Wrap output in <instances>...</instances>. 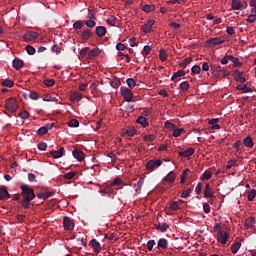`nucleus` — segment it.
Masks as SVG:
<instances>
[{
    "instance_id": "nucleus-1",
    "label": "nucleus",
    "mask_w": 256,
    "mask_h": 256,
    "mask_svg": "<svg viewBox=\"0 0 256 256\" xmlns=\"http://www.w3.org/2000/svg\"><path fill=\"white\" fill-rule=\"evenodd\" d=\"M20 189L23 197V199L20 201L21 207L24 209H29V207H31V201L35 199V191L28 184L21 185Z\"/></svg>"
},
{
    "instance_id": "nucleus-2",
    "label": "nucleus",
    "mask_w": 256,
    "mask_h": 256,
    "mask_svg": "<svg viewBox=\"0 0 256 256\" xmlns=\"http://www.w3.org/2000/svg\"><path fill=\"white\" fill-rule=\"evenodd\" d=\"M5 107L7 111H10L11 113H17V109H19V104L17 103V99L15 98L6 99Z\"/></svg>"
},
{
    "instance_id": "nucleus-3",
    "label": "nucleus",
    "mask_w": 256,
    "mask_h": 256,
    "mask_svg": "<svg viewBox=\"0 0 256 256\" xmlns=\"http://www.w3.org/2000/svg\"><path fill=\"white\" fill-rule=\"evenodd\" d=\"M120 95L127 101V103H131L133 101V91L127 87L120 88Z\"/></svg>"
},
{
    "instance_id": "nucleus-4",
    "label": "nucleus",
    "mask_w": 256,
    "mask_h": 256,
    "mask_svg": "<svg viewBox=\"0 0 256 256\" xmlns=\"http://www.w3.org/2000/svg\"><path fill=\"white\" fill-rule=\"evenodd\" d=\"M161 167V159L150 160L146 163L147 171H155V169H159Z\"/></svg>"
},
{
    "instance_id": "nucleus-5",
    "label": "nucleus",
    "mask_w": 256,
    "mask_h": 256,
    "mask_svg": "<svg viewBox=\"0 0 256 256\" xmlns=\"http://www.w3.org/2000/svg\"><path fill=\"white\" fill-rule=\"evenodd\" d=\"M212 75L213 77H221V75H223V77H227L229 72H227L224 67L216 66L212 72Z\"/></svg>"
},
{
    "instance_id": "nucleus-6",
    "label": "nucleus",
    "mask_w": 256,
    "mask_h": 256,
    "mask_svg": "<svg viewBox=\"0 0 256 256\" xmlns=\"http://www.w3.org/2000/svg\"><path fill=\"white\" fill-rule=\"evenodd\" d=\"M37 37H39V33L35 32V31H27L23 35V39H24V41H26V43H29L30 41H35V39H37Z\"/></svg>"
},
{
    "instance_id": "nucleus-7",
    "label": "nucleus",
    "mask_w": 256,
    "mask_h": 256,
    "mask_svg": "<svg viewBox=\"0 0 256 256\" xmlns=\"http://www.w3.org/2000/svg\"><path fill=\"white\" fill-rule=\"evenodd\" d=\"M63 225L64 228L67 229V231H73V229H75V224L73 223V220H71V218H69L68 216H65L63 218Z\"/></svg>"
},
{
    "instance_id": "nucleus-8",
    "label": "nucleus",
    "mask_w": 256,
    "mask_h": 256,
    "mask_svg": "<svg viewBox=\"0 0 256 256\" xmlns=\"http://www.w3.org/2000/svg\"><path fill=\"white\" fill-rule=\"evenodd\" d=\"M50 155L53 159H61V157L65 155V148L61 147L59 150H53L50 152Z\"/></svg>"
},
{
    "instance_id": "nucleus-9",
    "label": "nucleus",
    "mask_w": 256,
    "mask_h": 256,
    "mask_svg": "<svg viewBox=\"0 0 256 256\" xmlns=\"http://www.w3.org/2000/svg\"><path fill=\"white\" fill-rule=\"evenodd\" d=\"M216 239L219 243L225 245L227 243V239H229V234L227 232H219V234L216 235Z\"/></svg>"
},
{
    "instance_id": "nucleus-10",
    "label": "nucleus",
    "mask_w": 256,
    "mask_h": 256,
    "mask_svg": "<svg viewBox=\"0 0 256 256\" xmlns=\"http://www.w3.org/2000/svg\"><path fill=\"white\" fill-rule=\"evenodd\" d=\"M204 197H206V199H213V197H215V192L209 184H206L205 186Z\"/></svg>"
},
{
    "instance_id": "nucleus-11",
    "label": "nucleus",
    "mask_w": 256,
    "mask_h": 256,
    "mask_svg": "<svg viewBox=\"0 0 256 256\" xmlns=\"http://www.w3.org/2000/svg\"><path fill=\"white\" fill-rule=\"evenodd\" d=\"M72 155H73L74 159H77V161H83L85 159L84 152L79 149L73 150Z\"/></svg>"
},
{
    "instance_id": "nucleus-12",
    "label": "nucleus",
    "mask_w": 256,
    "mask_h": 256,
    "mask_svg": "<svg viewBox=\"0 0 256 256\" xmlns=\"http://www.w3.org/2000/svg\"><path fill=\"white\" fill-rule=\"evenodd\" d=\"M10 195L5 186H0V201H7Z\"/></svg>"
},
{
    "instance_id": "nucleus-13",
    "label": "nucleus",
    "mask_w": 256,
    "mask_h": 256,
    "mask_svg": "<svg viewBox=\"0 0 256 256\" xmlns=\"http://www.w3.org/2000/svg\"><path fill=\"white\" fill-rule=\"evenodd\" d=\"M231 7H232L233 11H239L241 9H245V7H247V3H245L244 6H243L241 4V1L236 0V1L232 2Z\"/></svg>"
},
{
    "instance_id": "nucleus-14",
    "label": "nucleus",
    "mask_w": 256,
    "mask_h": 256,
    "mask_svg": "<svg viewBox=\"0 0 256 256\" xmlns=\"http://www.w3.org/2000/svg\"><path fill=\"white\" fill-rule=\"evenodd\" d=\"M90 245L92 246L94 253H101V243H99L97 240L92 239L90 241Z\"/></svg>"
},
{
    "instance_id": "nucleus-15",
    "label": "nucleus",
    "mask_w": 256,
    "mask_h": 256,
    "mask_svg": "<svg viewBox=\"0 0 256 256\" xmlns=\"http://www.w3.org/2000/svg\"><path fill=\"white\" fill-rule=\"evenodd\" d=\"M95 33L97 37H105V35H107V28H105V26H97Z\"/></svg>"
},
{
    "instance_id": "nucleus-16",
    "label": "nucleus",
    "mask_w": 256,
    "mask_h": 256,
    "mask_svg": "<svg viewBox=\"0 0 256 256\" xmlns=\"http://www.w3.org/2000/svg\"><path fill=\"white\" fill-rule=\"evenodd\" d=\"M91 37H93V31L86 29L81 33V39L83 41H89V39H91Z\"/></svg>"
},
{
    "instance_id": "nucleus-17",
    "label": "nucleus",
    "mask_w": 256,
    "mask_h": 256,
    "mask_svg": "<svg viewBox=\"0 0 256 256\" xmlns=\"http://www.w3.org/2000/svg\"><path fill=\"white\" fill-rule=\"evenodd\" d=\"M23 65H25V62H23V60L19 59V58H15L12 61V67H14V69H17L19 71V69L23 68Z\"/></svg>"
},
{
    "instance_id": "nucleus-18",
    "label": "nucleus",
    "mask_w": 256,
    "mask_h": 256,
    "mask_svg": "<svg viewBox=\"0 0 256 256\" xmlns=\"http://www.w3.org/2000/svg\"><path fill=\"white\" fill-rule=\"evenodd\" d=\"M155 21L153 20H148L146 24L142 25V30L144 33H149L151 29H153Z\"/></svg>"
},
{
    "instance_id": "nucleus-19",
    "label": "nucleus",
    "mask_w": 256,
    "mask_h": 256,
    "mask_svg": "<svg viewBox=\"0 0 256 256\" xmlns=\"http://www.w3.org/2000/svg\"><path fill=\"white\" fill-rule=\"evenodd\" d=\"M243 145H245L248 149H253L255 143L253 142V138L251 136H247L243 139Z\"/></svg>"
},
{
    "instance_id": "nucleus-20",
    "label": "nucleus",
    "mask_w": 256,
    "mask_h": 256,
    "mask_svg": "<svg viewBox=\"0 0 256 256\" xmlns=\"http://www.w3.org/2000/svg\"><path fill=\"white\" fill-rule=\"evenodd\" d=\"M235 80L238 83H245V81H247V79L245 78V73H243V72H236L235 73Z\"/></svg>"
},
{
    "instance_id": "nucleus-21",
    "label": "nucleus",
    "mask_w": 256,
    "mask_h": 256,
    "mask_svg": "<svg viewBox=\"0 0 256 256\" xmlns=\"http://www.w3.org/2000/svg\"><path fill=\"white\" fill-rule=\"evenodd\" d=\"M176 177H177V175L175 174V172L170 171V172L166 175L164 181H166L167 183H173V182L175 181Z\"/></svg>"
},
{
    "instance_id": "nucleus-22",
    "label": "nucleus",
    "mask_w": 256,
    "mask_h": 256,
    "mask_svg": "<svg viewBox=\"0 0 256 256\" xmlns=\"http://www.w3.org/2000/svg\"><path fill=\"white\" fill-rule=\"evenodd\" d=\"M195 153V149L188 148L186 151L179 152L180 157H191Z\"/></svg>"
},
{
    "instance_id": "nucleus-23",
    "label": "nucleus",
    "mask_w": 256,
    "mask_h": 256,
    "mask_svg": "<svg viewBox=\"0 0 256 256\" xmlns=\"http://www.w3.org/2000/svg\"><path fill=\"white\" fill-rule=\"evenodd\" d=\"M208 45H221L224 40L221 38H211L207 41Z\"/></svg>"
},
{
    "instance_id": "nucleus-24",
    "label": "nucleus",
    "mask_w": 256,
    "mask_h": 256,
    "mask_svg": "<svg viewBox=\"0 0 256 256\" xmlns=\"http://www.w3.org/2000/svg\"><path fill=\"white\" fill-rule=\"evenodd\" d=\"M136 123H138L139 125H142V127L149 126V122H147V118H145L144 116H139L136 120Z\"/></svg>"
},
{
    "instance_id": "nucleus-25",
    "label": "nucleus",
    "mask_w": 256,
    "mask_h": 256,
    "mask_svg": "<svg viewBox=\"0 0 256 256\" xmlns=\"http://www.w3.org/2000/svg\"><path fill=\"white\" fill-rule=\"evenodd\" d=\"M209 125H212L213 130L221 129V126H219V118H214L208 121Z\"/></svg>"
},
{
    "instance_id": "nucleus-26",
    "label": "nucleus",
    "mask_w": 256,
    "mask_h": 256,
    "mask_svg": "<svg viewBox=\"0 0 256 256\" xmlns=\"http://www.w3.org/2000/svg\"><path fill=\"white\" fill-rule=\"evenodd\" d=\"M255 225V218L249 217L245 220L244 226L246 229H251V226Z\"/></svg>"
},
{
    "instance_id": "nucleus-27",
    "label": "nucleus",
    "mask_w": 256,
    "mask_h": 256,
    "mask_svg": "<svg viewBox=\"0 0 256 256\" xmlns=\"http://www.w3.org/2000/svg\"><path fill=\"white\" fill-rule=\"evenodd\" d=\"M100 192L106 195H111V193H113V186L111 184L107 185L106 187L102 188Z\"/></svg>"
},
{
    "instance_id": "nucleus-28",
    "label": "nucleus",
    "mask_w": 256,
    "mask_h": 256,
    "mask_svg": "<svg viewBox=\"0 0 256 256\" xmlns=\"http://www.w3.org/2000/svg\"><path fill=\"white\" fill-rule=\"evenodd\" d=\"M156 7L155 5H149L146 4L142 7V11H144V13H151V11H155Z\"/></svg>"
},
{
    "instance_id": "nucleus-29",
    "label": "nucleus",
    "mask_w": 256,
    "mask_h": 256,
    "mask_svg": "<svg viewBox=\"0 0 256 256\" xmlns=\"http://www.w3.org/2000/svg\"><path fill=\"white\" fill-rule=\"evenodd\" d=\"M164 127H165V129H169V131H175V129H177V126L174 123H172L171 121H166L164 123Z\"/></svg>"
},
{
    "instance_id": "nucleus-30",
    "label": "nucleus",
    "mask_w": 256,
    "mask_h": 256,
    "mask_svg": "<svg viewBox=\"0 0 256 256\" xmlns=\"http://www.w3.org/2000/svg\"><path fill=\"white\" fill-rule=\"evenodd\" d=\"M241 249V242H237L231 246V251L235 255L239 253V250Z\"/></svg>"
},
{
    "instance_id": "nucleus-31",
    "label": "nucleus",
    "mask_w": 256,
    "mask_h": 256,
    "mask_svg": "<svg viewBox=\"0 0 256 256\" xmlns=\"http://www.w3.org/2000/svg\"><path fill=\"white\" fill-rule=\"evenodd\" d=\"M38 199H49V197H53V192H44L37 194Z\"/></svg>"
},
{
    "instance_id": "nucleus-32",
    "label": "nucleus",
    "mask_w": 256,
    "mask_h": 256,
    "mask_svg": "<svg viewBox=\"0 0 256 256\" xmlns=\"http://www.w3.org/2000/svg\"><path fill=\"white\" fill-rule=\"evenodd\" d=\"M81 99H83V95H81V93L79 92H74L72 95H71V101H81Z\"/></svg>"
},
{
    "instance_id": "nucleus-33",
    "label": "nucleus",
    "mask_w": 256,
    "mask_h": 256,
    "mask_svg": "<svg viewBox=\"0 0 256 256\" xmlns=\"http://www.w3.org/2000/svg\"><path fill=\"white\" fill-rule=\"evenodd\" d=\"M236 89L238 91H243V93H249V91H251V89H249L246 84H240L236 87Z\"/></svg>"
},
{
    "instance_id": "nucleus-34",
    "label": "nucleus",
    "mask_w": 256,
    "mask_h": 256,
    "mask_svg": "<svg viewBox=\"0 0 256 256\" xmlns=\"http://www.w3.org/2000/svg\"><path fill=\"white\" fill-rule=\"evenodd\" d=\"M183 75H185V71L183 70H178L177 72H175L172 77L171 80L175 81V79L179 78V77H183Z\"/></svg>"
},
{
    "instance_id": "nucleus-35",
    "label": "nucleus",
    "mask_w": 256,
    "mask_h": 256,
    "mask_svg": "<svg viewBox=\"0 0 256 256\" xmlns=\"http://www.w3.org/2000/svg\"><path fill=\"white\" fill-rule=\"evenodd\" d=\"M1 85L3 87H13L15 83L13 82V80L5 79V80H2Z\"/></svg>"
},
{
    "instance_id": "nucleus-36",
    "label": "nucleus",
    "mask_w": 256,
    "mask_h": 256,
    "mask_svg": "<svg viewBox=\"0 0 256 256\" xmlns=\"http://www.w3.org/2000/svg\"><path fill=\"white\" fill-rule=\"evenodd\" d=\"M229 59H230V61H232V63H234L235 67H241L242 63L239 62V58L230 55Z\"/></svg>"
},
{
    "instance_id": "nucleus-37",
    "label": "nucleus",
    "mask_w": 256,
    "mask_h": 256,
    "mask_svg": "<svg viewBox=\"0 0 256 256\" xmlns=\"http://www.w3.org/2000/svg\"><path fill=\"white\" fill-rule=\"evenodd\" d=\"M89 57H98V55H101V50L99 48H95L89 52Z\"/></svg>"
},
{
    "instance_id": "nucleus-38",
    "label": "nucleus",
    "mask_w": 256,
    "mask_h": 256,
    "mask_svg": "<svg viewBox=\"0 0 256 256\" xmlns=\"http://www.w3.org/2000/svg\"><path fill=\"white\" fill-rule=\"evenodd\" d=\"M213 173L209 170H206L204 173H203V176H202V181H209V179L212 177Z\"/></svg>"
},
{
    "instance_id": "nucleus-39",
    "label": "nucleus",
    "mask_w": 256,
    "mask_h": 256,
    "mask_svg": "<svg viewBox=\"0 0 256 256\" xmlns=\"http://www.w3.org/2000/svg\"><path fill=\"white\" fill-rule=\"evenodd\" d=\"M126 83L130 89H133L137 85V83L135 82V79L133 78H128L126 80Z\"/></svg>"
},
{
    "instance_id": "nucleus-40",
    "label": "nucleus",
    "mask_w": 256,
    "mask_h": 256,
    "mask_svg": "<svg viewBox=\"0 0 256 256\" xmlns=\"http://www.w3.org/2000/svg\"><path fill=\"white\" fill-rule=\"evenodd\" d=\"M255 197H256V191H255V189H251L248 192V196H247L248 201H253V199H255Z\"/></svg>"
},
{
    "instance_id": "nucleus-41",
    "label": "nucleus",
    "mask_w": 256,
    "mask_h": 256,
    "mask_svg": "<svg viewBox=\"0 0 256 256\" xmlns=\"http://www.w3.org/2000/svg\"><path fill=\"white\" fill-rule=\"evenodd\" d=\"M43 101L57 103V101H59V99L49 96V95H46L43 97Z\"/></svg>"
},
{
    "instance_id": "nucleus-42",
    "label": "nucleus",
    "mask_w": 256,
    "mask_h": 256,
    "mask_svg": "<svg viewBox=\"0 0 256 256\" xmlns=\"http://www.w3.org/2000/svg\"><path fill=\"white\" fill-rule=\"evenodd\" d=\"M68 127H79V120L77 119H71L68 123H67Z\"/></svg>"
},
{
    "instance_id": "nucleus-43",
    "label": "nucleus",
    "mask_w": 256,
    "mask_h": 256,
    "mask_svg": "<svg viewBox=\"0 0 256 256\" xmlns=\"http://www.w3.org/2000/svg\"><path fill=\"white\" fill-rule=\"evenodd\" d=\"M26 51H27L28 55H35V53L37 52L35 47H33L31 45L26 46Z\"/></svg>"
},
{
    "instance_id": "nucleus-44",
    "label": "nucleus",
    "mask_w": 256,
    "mask_h": 256,
    "mask_svg": "<svg viewBox=\"0 0 256 256\" xmlns=\"http://www.w3.org/2000/svg\"><path fill=\"white\" fill-rule=\"evenodd\" d=\"M121 184H123V180H121V178H119V177H116L112 182H111V186L112 187H115V185H117V186H119V185H121Z\"/></svg>"
},
{
    "instance_id": "nucleus-45",
    "label": "nucleus",
    "mask_w": 256,
    "mask_h": 256,
    "mask_svg": "<svg viewBox=\"0 0 256 256\" xmlns=\"http://www.w3.org/2000/svg\"><path fill=\"white\" fill-rule=\"evenodd\" d=\"M173 133V137H179L181 135V133H183L184 129L183 128H175L174 130H172Z\"/></svg>"
},
{
    "instance_id": "nucleus-46",
    "label": "nucleus",
    "mask_w": 256,
    "mask_h": 256,
    "mask_svg": "<svg viewBox=\"0 0 256 256\" xmlns=\"http://www.w3.org/2000/svg\"><path fill=\"white\" fill-rule=\"evenodd\" d=\"M136 134L137 130L135 128H129L128 130H126V135H128V137H133Z\"/></svg>"
},
{
    "instance_id": "nucleus-47",
    "label": "nucleus",
    "mask_w": 256,
    "mask_h": 256,
    "mask_svg": "<svg viewBox=\"0 0 256 256\" xmlns=\"http://www.w3.org/2000/svg\"><path fill=\"white\" fill-rule=\"evenodd\" d=\"M213 233H217V235H219V233H223V231H221V223H216L213 227Z\"/></svg>"
},
{
    "instance_id": "nucleus-48",
    "label": "nucleus",
    "mask_w": 256,
    "mask_h": 256,
    "mask_svg": "<svg viewBox=\"0 0 256 256\" xmlns=\"http://www.w3.org/2000/svg\"><path fill=\"white\" fill-rule=\"evenodd\" d=\"M191 71L194 75H199V73H201V67H199V65H194L191 68Z\"/></svg>"
},
{
    "instance_id": "nucleus-49",
    "label": "nucleus",
    "mask_w": 256,
    "mask_h": 256,
    "mask_svg": "<svg viewBox=\"0 0 256 256\" xmlns=\"http://www.w3.org/2000/svg\"><path fill=\"white\" fill-rule=\"evenodd\" d=\"M43 83L46 87H53V85H55V81L53 79H45Z\"/></svg>"
},
{
    "instance_id": "nucleus-50",
    "label": "nucleus",
    "mask_w": 256,
    "mask_h": 256,
    "mask_svg": "<svg viewBox=\"0 0 256 256\" xmlns=\"http://www.w3.org/2000/svg\"><path fill=\"white\" fill-rule=\"evenodd\" d=\"M73 28L74 29H83V21L78 20L73 23Z\"/></svg>"
},
{
    "instance_id": "nucleus-51",
    "label": "nucleus",
    "mask_w": 256,
    "mask_h": 256,
    "mask_svg": "<svg viewBox=\"0 0 256 256\" xmlns=\"http://www.w3.org/2000/svg\"><path fill=\"white\" fill-rule=\"evenodd\" d=\"M19 117L20 119H29V113L27 110H22L20 111Z\"/></svg>"
},
{
    "instance_id": "nucleus-52",
    "label": "nucleus",
    "mask_w": 256,
    "mask_h": 256,
    "mask_svg": "<svg viewBox=\"0 0 256 256\" xmlns=\"http://www.w3.org/2000/svg\"><path fill=\"white\" fill-rule=\"evenodd\" d=\"M191 61H193L192 58H185L181 63H180V67H186L189 65V63H191Z\"/></svg>"
},
{
    "instance_id": "nucleus-53",
    "label": "nucleus",
    "mask_w": 256,
    "mask_h": 256,
    "mask_svg": "<svg viewBox=\"0 0 256 256\" xmlns=\"http://www.w3.org/2000/svg\"><path fill=\"white\" fill-rule=\"evenodd\" d=\"M30 99H32L33 101H37V99H39V93L32 91L29 94Z\"/></svg>"
},
{
    "instance_id": "nucleus-54",
    "label": "nucleus",
    "mask_w": 256,
    "mask_h": 256,
    "mask_svg": "<svg viewBox=\"0 0 256 256\" xmlns=\"http://www.w3.org/2000/svg\"><path fill=\"white\" fill-rule=\"evenodd\" d=\"M86 27L93 28L97 25V22L95 20H87L85 22Z\"/></svg>"
},
{
    "instance_id": "nucleus-55",
    "label": "nucleus",
    "mask_w": 256,
    "mask_h": 256,
    "mask_svg": "<svg viewBox=\"0 0 256 256\" xmlns=\"http://www.w3.org/2000/svg\"><path fill=\"white\" fill-rule=\"evenodd\" d=\"M247 23H255L256 21V14H250L248 18L246 19Z\"/></svg>"
},
{
    "instance_id": "nucleus-56",
    "label": "nucleus",
    "mask_w": 256,
    "mask_h": 256,
    "mask_svg": "<svg viewBox=\"0 0 256 256\" xmlns=\"http://www.w3.org/2000/svg\"><path fill=\"white\" fill-rule=\"evenodd\" d=\"M180 89H181L182 91H187V90L189 89V82H187V81L182 82V83L180 84Z\"/></svg>"
},
{
    "instance_id": "nucleus-57",
    "label": "nucleus",
    "mask_w": 256,
    "mask_h": 256,
    "mask_svg": "<svg viewBox=\"0 0 256 256\" xmlns=\"http://www.w3.org/2000/svg\"><path fill=\"white\" fill-rule=\"evenodd\" d=\"M75 175H77L76 172H73V171L68 172V173H66V174L64 175V179H68V180L73 179V177H75Z\"/></svg>"
},
{
    "instance_id": "nucleus-58",
    "label": "nucleus",
    "mask_w": 256,
    "mask_h": 256,
    "mask_svg": "<svg viewBox=\"0 0 256 256\" xmlns=\"http://www.w3.org/2000/svg\"><path fill=\"white\" fill-rule=\"evenodd\" d=\"M170 209H172V211H177L179 210V202L175 201V202H172L170 204Z\"/></svg>"
},
{
    "instance_id": "nucleus-59",
    "label": "nucleus",
    "mask_w": 256,
    "mask_h": 256,
    "mask_svg": "<svg viewBox=\"0 0 256 256\" xmlns=\"http://www.w3.org/2000/svg\"><path fill=\"white\" fill-rule=\"evenodd\" d=\"M47 133H48V131L45 126L38 129V135H40V136L47 135Z\"/></svg>"
},
{
    "instance_id": "nucleus-60",
    "label": "nucleus",
    "mask_w": 256,
    "mask_h": 256,
    "mask_svg": "<svg viewBox=\"0 0 256 256\" xmlns=\"http://www.w3.org/2000/svg\"><path fill=\"white\" fill-rule=\"evenodd\" d=\"M149 53H151V46H149V45L144 46V48H143L144 57L149 55Z\"/></svg>"
},
{
    "instance_id": "nucleus-61",
    "label": "nucleus",
    "mask_w": 256,
    "mask_h": 256,
    "mask_svg": "<svg viewBox=\"0 0 256 256\" xmlns=\"http://www.w3.org/2000/svg\"><path fill=\"white\" fill-rule=\"evenodd\" d=\"M39 151H47V143L41 142L38 144Z\"/></svg>"
},
{
    "instance_id": "nucleus-62",
    "label": "nucleus",
    "mask_w": 256,
    "mask_h": 256,
    "mask_svg": "<svg viewBox=\"0 0 256 256\" xmlns=\"http://www.w3.org/2000/svg\"><path fill=\"white\" fill-rule=\"evenodd\" d=\"M154 246H155V240H149L147 243L148 251H152Z\"/></svg>"
},
{
    "instance_id": "nucleus-63",
    "label": "nucleus",
    "mask_w": 256,
    "mask_h": 256,
    "mask_svg": "<svg viewBox=\"0 0 256 256\" xmlns=\"http://www.w3.org/2000/svg\"><path fill=\"white\" fill-rule=\"evenodd\" d=\"M168 245H169V242L167 241V239L162 238L161 239V249H167Z\"/></svg>"
},
{
    "instance_id": "nucleus-64",
    "label": "nucleus",
    "mask_w": 256,
    "mask_h": 256,
    "mask_svg": "<svg viewBox=\"0 0 256 256\" xmlns=\"http://www.w3.org/2000/svg\"><path fill=\"white\" fill-rule=\"evenodd\" d=\"M87 18H88V19H96V18H95V11L92 10V9H89V10H88Z\"/></svg>"
}]
</instances>
